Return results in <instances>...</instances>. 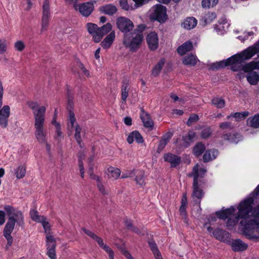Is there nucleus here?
<instances>
[{
  "label": "nucleus",
  "mask_w": 259,
  "mask_h": 259,
  "mask_svg": "<svg viewBox=\"0 0 259 259\" xmlns=\"http://www.w3.org/2000/svg\"><path fill=\"white\" fill-rule=\"evenodd\" d=\"M219 0H202L201 5L203 8H210L215 6Z\"/></svg>",
  "instance_id": "obj_42"
},
{
  "label": "nucleus",
  "mask_w": 259,
  "mask_h": 259,
  "mask_svg": "<svg viewBox=\"0 0 259 259\" xmlns=\"http://www.w3.org/2000/svg\"><path fill=\"white\" fill-rule=\"evenodd\" d=\"M134 141L138 144H142L144 141L141 134L137 131L131 133L127 138V141L130 144H132Z\"/></svg>",
  "instance_id": "obj_19"
},
{
  "label": "nucleus",
  "mask_w": 259,
  "mask_h": 259,
  "mask_svg": "<svg viewBox=\"0 0 259 259\" xmlns=\"http://www.w3.org/2000/svg\"><path fill=\"white\" fill-rule=\"evenodd\" d=\"M217 17L214 12H209L205 14L202 18L201 21L204 25L210 23Z\"/></svg>",
  "instance_id": "obj_35"
},
{
  "label": "nucleus",
  "mask_w": 259,
  "mask_h": 259,
  "mask_svg": "<svg viewBox=\"0 0 259 259\" xmlns=\"http://www.w3.org/2000/svg\"><path fill=\"white\" fill-rule=\"evenodd\" d=\"M78 9L83 16L88 17L94 9V4L92 2H86L79 4L78 5Z\"/></svg>",
  "instance_id": "obj_12"
},
{
  "label": "nucleus",
  "mask_w": 259,
  "mask_h": 259,
  "mask_svg": "<svg viewBox=\"0 0 259 259\" xmlns=\"http://www.w3.org/2000/svg\"><path fill=\"white\" fill-rule=\"evenodd\" d=\"M7 241V243L6 244L5 246V249L6 250H8L10 247L12 246L13 242V237H8L5 238Z\"/></svg>",
  "instance_id": "obj_60"
},
{
  "label": "nucleus",
  "mask_w": 259,
  "mask_h": 259,
  "mask_svg": "<svg viewBox=\"0 0 259 259\" xmlns=\"http://www.w3.org/2000/svg\"><path fill=\"white\" fill-rule=\"evenodd\" d=\"M172 136L173 133L172 132H168L162 137L161 139L167 144Z\"/></svg>",
  "instance_id": "obj_54"
},
{
  "label": "nucleus",
  "mask_w": 259,
  "mask_h": 259,
  "mask_svg": "<svg viewBox=\"0 0 259 259\" xmlns=\"http://www.w3.org/2000/svg\"><path fill=\"white\" fill-rule=\"evenodd\" d=\"M75 138L77 141V142L79 145L80 147H81V139L80 136V132L81 131V127L78 125L76 124L75 126Z\"/></svg>",
  "instance_id": "obj_45"
},
{
  "label": "nucleus",
  "mask_w": 259,
  "mask_h": 259,
  "mask_svg": "<svg viewBox=\"0 0 259 259\" xmlns=\"http://www.w3.org/2000/svg\"><path fill=\"white\" fill-rule=\"evenodd\" d=\"M165 60L164 58H161L158 62L154 66L152 70V74L154 76H157L159 75L161 70L164 65Z\"/></svg>",
  "instance_id": "obj_32"
},
{
  "label": "nucleus",
  "mask_w": 259,
  "mask_h": 259,
  "mask_svg": "<svg viewBox=\"0 0 259 259\" xmlns=\"http://www.w3.org/2000/svg\"><path fill=\"white\" fill-rule=\"evenodd\" d=\"M26 174V167L24 165H20L15 169V175L17 178L21 179L23 178Z\"/></svg>",
  "instance_id": "obj_41"
},
{
  "label": "nucleus",
  "mask_w": 259,
  "mask_h": 259,
  "mask_svg": "<svg viewBox=\"0 0 259 259\" xmlns=\"http://www.w3.org/2000/svg\"><path fill=\"white\" fill-rule=\"evenodd\" d=\"M135 181L136 183L141 186H142L145 184L144 179V173L143 171H139L138 175L135 178Z\"/></svg>",
  "instance_id": "obj_43"
},
{
  "label": "nucleus",
  "mask_w": 259,
  "mask_h": 259,
  "mask_svg": "<svg viewBox=\"0 0 259 259\" xmlns=\"http://www.w3.org/2000/svg\"><path fill=\"white\" fill-rule=\"evenodd\" d=\"M259 52V41L253 46L248 47L239 54L234 55L227 60H224L211 64L209 69L215 70L231 66V69L233 71L242 70V63L251 58Z\"/></svg>",
  "instance_id": "obj_2"
},
{
  "label": "nucleus",
  "mask_w": 259,
  "mask_h": 259,
  "mask_svg": "<svg viewBox=\"0 0 259 259\" xmlns=\"http://www.w3.org/2000/svg\"><path fill=\"white\" fill-rule=\"evenodd\" d=\"M222 138L225 141L233 143H237L240 140H241V136L238 134H224L222 136Z\"/></svg>",
  "instance_id": "obj_25"
},
{
  "label": "nucleus",
  "mask_w": 259,
  "mask_h": 259,
  "mask_svg": "<svg viewBox=\"0 0 259 259\" xmlns=\"http://www.w3.org/2000/svg\"><path fill=\"white\" fill-rule=\"evenodd\" d=\"M146 39L149 48L151 50H155L158 48L159 40L157 34L155 32L149 33Z\"/></svg>",
  "instance_id": "obj_13"
},
{
  "label": "nucleus",
  "mask_w": 259,
  "mask_h": 259,
  "mask_svg": "<svg viewBox=\"0 0 259 259\" xmlns=\"http://www.w3.org/2000/svg\"><path fill=\"white\" fill-rule=\"evenodd\" d=\"M187 198L186 193L183 194V197L181 200V205L180 207V212L182 217V218L185 220V222L187 223V215L186 213V208L187 206Z\"/></svg>",
  "instance_id": "obj_24"
},
{
  "label": "nucleus",
  "mask_w": 259,
  "mask_h": 259,
  "mask_svg": "<svg viewBox=\"0 0 259 259\" xmlns=\"http://www.w3.org/2000/svg\"><path fill=\"white\" fill-rule=\"evenodd\" d=\"M100 11L102 13L109 15H112L116 12L117 9L114 6L108 4L101 7L100 8Z\"/></svg>",
  "instance_id": "obj_29"
},
{
  "label": "nucleus",
  "mask_w": 259,
  "mask_h": 259,
  "mask_svg": "<svg viewBox=\"0 0 259 259\" xmlns=\"http://www.w3.org/2000/svg\"><path fill=\"white\" fill-rule=\"evenodd\" d=\"M112 29V26L110 23H107L102 27H99V35H97L95 38L99 42L101 41L103 37L107 34L108 32H110Z\"/></svg>",
  "instance_id": "obj_23"
},
{
  "label": "nucleus",
  "mask_w": 259,
  "mask_h": 259,
  "mask_svg": "<svg viewBox=\"0 0 259 259\" xmlns=\"http://www.w3.org/2000/svg\"><path fill=\"white\" fill-rule=\"evenodd\" d=\"M56 135L55 136V138L56 139H57L58 140H61V139H62L63 138L62 132H61V125L56 127Z\"/></svg>",
  "instance_id": "obj_58"
},
{
  "label": "nucleus",
  "mask_w": 259,
  "mask_h": 259,
  "mask_svg": "<svg viewBox=\"0 0 259 259\" xmlns=\"http://www.w3.org/2000/svg\"><path fill=\"white\" fill-rule=\"evenodd\" d=\"M108 174L110 178L116 180L120 175V170L117 168L110 167L108 169Z\"/></svg>",
  "instance_id": "obj_38"
},
{
  "label": "nucleus",
  "mask_w": 259,
  "mask_h": 259,
  "mask_svg": "<svg viewBox=\"0 0 259 259\" xmlns=\"http://www.w3.org/2000/svg\"><path fill=\"white\" fill-rule=\"evenodd\" d=\"M76 121V119L74 116V114L73 112L70 111L69 112V124L68 126L71 128L73 127L74 126V124Z\"/></svg>",
  "instance_id": "obj_53"
},
{
  "label": "nucleus",
  "mask_w": 259,
  "mask_h": 259,
  "mask_svg": "<svg viewBox=\"0 0 259 259\" xmlns=\"http://www.w3.org/2000/svg\"><path fill=\"white\" fill-rule=\"evenodd\" d=\"M30 216L32 221L39 223L45 217L44 215H39L38 212L34 209L30 210Z\"/></svg>",
  "instance_id": "obj_36"
},
{
  "label": "nucleus",
  "mask_w": 259,
  "mask_h": 259,
  "mask_svg": "<svg viewBox=\"0 0 259 259\" xmlns=\"http://www.w3.org/2000/svg\"><path fill=\"white\" fill-rule=\"evenodd\" d=\"M7 50V41L6 39H0V54H3Z\"/></svg>",
  "instance_id": "obj_48"
},
{
  "label": "nucleus",
  "mask_w": 259,
  "mask_h": 259,
  "mask_svg": "<svg viewBox=\"0 0 259 259\" xmlns=\"http://www.w3.org/2000/svg\"><path fill=\"white\" fill-rule=\"evenodd\" d=\"M102 248L109 255L114 253V252L111 248L105 244Z\"/></svg>",
  "instance_id": "obj_64"
},
{
  "label": "nucleus",
  "mask_w": 259,
  "mask_h": 259,
  "mask_svg": "<svg viewBox=\"0 0 259 259\" xmlns=\"http://www.w3.org/2000/svg\"><path fill=\"white\" fill-rule=\"evenodd\" d=\"M250 124L253 127H259V113L255 115L252 118L250 119Z\"/></svg>",
  "instance_id": "obj_47"
},
{
  "label": "nucleus",
  "mask_w": 259,
  "mask_h": 259,
  "mask_svg": "<svg viewBox=\"0 0 259 259\" xmlns=\"http://www.w3.org/2000/svg\"><path fill=\"white\" fill-rule=\"evenodd\" d=\"M232 249L235 251H243L248 247V244L240 239H236L231 243Z\"/></svg>",
  "instance_id": "obj_21"
},
{
  "label": "nucleus",
  "mask_w": 259,
  "mask_h": 259,
  "mask_svg": "<svg viewBox=\"0 0 259 259\" xmlns=\"http://www.w3.org/2000/svg\"><path fill=\"white\" fill-rule=\"evenodd\" d=\"M128 83L126 80L123 81L122 83L121 89V99L124 103L126 101L127 97L128 95Z\"/></svg>",
  "instance_id": "obj_34"
},
{
  "label": "nucleus",
  "mask_w": 259,
  "mask_h": 259,
  "mask_svg": "<svg viewBox=\"0 0 259 259\" xmlns=\"http://www.w3.org/2000/svg\"><path fill=\"white\" fill-rule=\"evenodd\" d=\"M149 245L153 252L155 257L158 256V255H161L160 252L157 248L156 243L154 241H149Z\"/></svg>",
  "instance_id": "obj_46"
},
{
  "label": "nucleus",
  "mask_w": 259,
  "mask_h": 259,
  "mask_svg": "<svg viewBox=\"0 0 259 259\" xmlns=\"http://www.w3.org/2000/svg\"><path fill=\"white\" fill-rule=\"evenodd\" d=\"M242 70L244 71H249L254 69H259V61H251L248 63L242 65Z\"/></svg>",
  "instance_id": "obj_33"
},
{
  "label": "nucleus",
  "mask_w": 259,
  "mask_h": 259,
  "mask_svg": "<svg viewBox=\"0 0 259 259\" xmlns=\"http://www.w3.org/2000/svg\"><path fill=\"white\" fill-rule=\"evenodd\" d=\"M42 16L41 18V32L47 30L50 17V6L48 0H45L42 6Z\"/></svg>",
  "instance_id": "obj_10"
},
{
  "label": "nucleus",
  "mask_w": 259,
  "mask_h": 259,
  "mask_svg": "<svg viewBox=\"0 0 259 259\" xmlns=\"http://www.w3.org/2000/svg\"><path fill=\"white\" fill-rule=\"evenodd\" d=\"M88 32L92 36L93 39L95 42H99L95 37L99 35V27L96 24L88 23L86 24Z\"/></svg>",
  "instance_id": "obj_20"
},
{
  "label": "nucleus",
  "mask_w": 259,
  "mask_h": 259,
  "mask_svg": "<svg viewBox=\"0 0 259 259\" xmlns=\"http://www.w3.org/2000/svg\"><path fill=\"white\" fill-rule=\"evenodd\" d=\"M212 104L217 108H222L225 106V101L221 98L215 97L211 100Z\"/></svg>",
  "instance_id": "obj_40"
},
{
  "label": "nucleus",
  "mask_w": 259,
  "mask_h": 259,
  "mask_svg": "<svg viewBox=\"0 0 259 259\" xmlns=\"http://www.w3.org/2000/svg\"><path fill=\"white\" fill-rule=\"evenodd\" d=\"M47 254L50 259H57L56 253V243L54 236L51 235L46 236Z\"/></svg>",
  "instance_id": "obj_11"
},
{
  "label": "nucleus",
  "mask_w": 259,
  "mask_h": 259,
  "mask_svg": "<svg viewBox=\"0 0 259 259\" xmlns=\"http://www.w3.org/2000/svg\"><path fill=\"white\" fill-rule=\"evenodd\" d=\"M213 236L218 240L225 241L229 237V234L223 230L217 229L212 232Z\"/></svg>",
  "instance_id": "obj_28"
},
{
  "label": "nucleus",
  "mask_w": 259,
  "mask_h": 259,
  "mask_svg": "<svg viewBox=\"0 0 259 259\" xmlns=\"http://www.w3.org/2000/svg\"><path fill=\"white\" fill-rule=\"evenodd\" d=\"M230 26V24L228 23L226 19H222L219 21L218 24L214 26L215 31L219 34H223L225 33Z\"/></svg>",
  "instance_id": "obj_17"
},
{
  "label": "nucleus",
  "mask_w": 259,
  "mask_h": 259,
  "mask_svg": "<svg viewBox=\"0 0 259 259\" xmlns=\"http://www.w3.org/2000/svg\"><path fill=\"white\" fill-rule=\"evenodd\" d=\"M140 117L145 127L149 128L150 130L153 129L154 122L148 113L142 110Z\"/></svg>",
  "instance_id": "obj_15"
},
{
  "label": "nucleus",
  "mask_w": 259,
  "mask_h": 259,
  "mask_svg": "<svg viewBox=\"0 0 259 259\" xmlns=\"http://www.w3.org/2000/svg\"><path fill=\"white\" fill-rule=\"evenodd\" d=\"M28 106L32 110L34 117V135L39 143L47 142V132L44 128L46 107L39 106L37 102L28 101Z\"/></svg>",
  "instance_id": "obj_3"
},
{
  "label": "nucleus",
  "mask_w": 259,
  "mask_h": 259,
  "mask_svg": "<svg viewBox=\"0 0 259 259\" xmlns=\"http://www.w3.org/2000/svg\"><path fill=\"white\" fill-rule=\"evenodd\" d=\"M199 119V117H198V116L196 114H191L187 122V124L188 126H191L194 122H195L196 121H197Z\"/></svg>",
  "instance_id": "obj_50"
},
{
  "label": "nucleus",
  "mask_w": 259,
  "mask_h": 259,
  "mask_svg": "<svg viewBox=\"0 0 259 259\" xmlns=\"http://www.w3.org/2000/svg\"><path fill=\"white\" fill-rule=\"evenodd\" d=\"M218 154V152L216 150H207L205 152L203 156V161L205 162H208L214 159Z\"/></svg>",
  "instance_id": "obj_30"
},
{
  "label": "nucleus",
  "mask_w": 259,
  "mask_h": 259,
  "mask_svg": "<svg viewBox=\"0 0 259 259\" xmlns=\"http://www.w3.org/2000/svg\"><path fill=\"white\" fill-rule=\"evenodd\" d=\"M3 96L4 88L0 80V126L2 128H6L8 125V118L10 115V107L9 105H5L2 107Z\"/></svg>",
  "instance_id": "obj_6"
},
{
  "label": "nucleus",
  "mask_w": 259,
  "mask_h": 259,
  "mask_svg": "<svg viewBox=\"0 0 259 259\" xmlns=\"http://www.w3.org/2000/svg\"><path fill=\"white\" fill-rule=\"evenodd\" d=\"M143 35L140 31H134L124 35L123 43L131 51L134 52L139 47L143 40Z\"/></svg>",
  "instance_id": "obj_4"
},
{
  "label": "nucleus",
  "mask_w": 259,
  "mask_h": 259,
  "mask_svg": "<svg viewBox=\"0 0 259 259\" xmlns=\"http://www.w3.org/2000/svg\"><path fill=\"white\" fill-rule=\"evenodd\" d=\"M198 61L196 56L189 55L185 56L183 59V63L187 66H194Z\"/></svg>",
  "instance_id": "obj_31"
},
{
  "label": "nucleus",
  "mask_w": 259,
  "mask_h": 259,
  "mask_svg": "<svg viewBox=\"0 0 259 259\" xmlns=\"http://www.w3.org/2000/svg\"><path fill=\"white\" fill-rule=\"evenodd\" d=\"M119 3L121 7L123 9L125 10H128V5L127 0H120Z\"/></svg>",
  "instance_id": "obj_62"
},
{
  "label": "nucleus",
  "mask_w": 259,
  "mask_h": 259,
  "mask_svg": "<svg viewBox=\"0 0 259 259\" xmlns=\"http://www.w3.org/2000/svg\"><path fill=\"white\" fill-rule=\"evenodd\" d=\"M236 208L231 206L215 212L221 220L227 219L226 226L228 229L234 227L240 219V226L247 238L254 241L259 240V185L253 192L241 201Z\"/></svg>",
  "instance_id": "obj_1"
},
{
  "label": "nucleus",
  "mask_w": 259,
  "mask_h": 259,
  "mask_svg": "<svg viewBox=\"0 0 259 259\" xmlns=\"http://www.w3.org/2000/svg\"><path fill=\"white\" fill-rule=\"evenodd\" d=\"M115 32L112 31L102 41L101 45L104 49H109L115 39Z\"/></svg>",
  "instance_id": "obj_16"
},
{
  "label": "nucleus",
  "mask_w": 259,
  "mask_h": 259,
  "mask_svg": "<svg viewBox=\"0 0 259 259\" xmlns=\"http://www.w3.org/2000/svg\"><path fill=\"white\" fill-rule=\"evenodd\" d=\"M248 72L246 75V78L248 82L251 85H256L259 81V75L255 71L250 70L249 71H245Z\"/></svg>",
  "instance_id": "obj_26"
},
{
  "label": "nucleus",
  "mask_w": 259,
  "mask_h": 259,
  "mask_svg": "<svg viewBox=\"0 0 259 259\" xmlns=\"http://www.w3.org/2000/svg\"><path fill=\"white\" fill-rule=\"evenodd\" d=\"M116 25L120 31L125 34H128L134 28V24L133 22L129 19L120 17L117 19Z\"/></svg>",
  "instance_id": "obj_9"
},
{
  "label": "nucleus",
  "mask_w": 259,
  "mask_h": 259,
  "mask_svg": "<svg viewBox=\"0 0 259 259\" xmlns=\"http://www.w3.org/2000/svg\"><path fill=\"white\" fill-rule=\"evenodd\" d=\"M14 47L16 50L18 51H22L25 48V45L24 42L21 40L17 41L15 44Z\"/></svg>",
  "instance_id": "obj_52"
},
{
  "label": "nucleus",
  "mask_w": 259,
  "mask_h": 259,
  "mask_svg": "<svg viewBox=\"0 0 259 259\" xmlns=\"http://www.w3.org/2000/svg\"><path fill=\"white\" fill-rule=\"evenodd\" d=\"M249 115L248 112L244 111L242 112H236L228 116L227 118L230 119L231 117H234L236 121H240L245 119Z\"/></svg>",
  "instance_id": "obj_37"
},
{
  "label": "nucleus",
  "mask_w": 259,
  "mask_h": 259,
  "mask_svg": "<svg viewBox=\"0 0 259 259\" xmlns=\"http://www.w3.org/2000/svg\"><path fill=\"white\" fill-rule=\"evenodd\" d=\"M220 128L222 129H232L233 128V126L231 125V124L230 122H225L222 123L220 125Z\"/></svg>",
  "instance_id": "obj_61"
},
{
  "label": "nucleus",
  "mask_w": 259,
  "mask_h": 259,
  "mask_svg": "<svg viewBox=\"0 0 259 259\" xmlns=\"http://www.w3.org/2000/svg\"><path fill=\"white\" fill-rule=\"evenodd\" d=\"M166 144L167 143L165 142L161 139L158 144L157 152L158 153H160L165 148Z\"/></svg>",
  "instance_id": "obj_56"
},
{
  "label": "nucleus",
  "mask_w": 259,
  "mask_h": 259,
  "mask_svg": "<svg viewBox=\"0 0 259 259\" xmlns=\"http://www.w3.org/2000/svg\"><path fill=\"white\" fill-rule=\"evenodd\" d=\"M150 18L160 23H164L167 19L166 8L160 4L155 5L150 9Z\"/></svg>",
  "instance_id": "obj_7"
},
{
  "label": "nucleus",
  "mask_w": 259,
  "mask_h": 259,
  "mask_svg": "<svg viewBox=\"0 0 259 259\" xmlns=\"http://www.w3.org/2000/svg\"><path fill=\"white\" fill-rule=\"evenodd\" d=\"M183 145L185 147H188L191 144V142H190V141H189L187 135L183 136Z\"/></svg>",
  "instance_id": "obj_63"
},
{
  "label": "nucleus",
  "mask_w": 259,
  "mask_h": 259,
  "mask_svg": "<svg viewBox=\"0 0 259 259\" xmlns=\"http://www.w3.org/2000/svg\"><path fill=\"white\" fill-rule=\"evenodd\" d=\"M193 48V44L190 41H187L180 46L177 49L179 54L182 56L187 52L190 51Z\"/></svg>",
  "instance_id": "obj_27"
},
{
  "label": "nucleus",
  "mask_w": 259,
  "mask_h": 259,
  "mask_svg": "<svg viewBox=\"0 0 259 259\" xmlns=\"http://www.w3.org/2000/svg\"><path fill=\"white\" fill-rule=\"evenodd\" d=\"M188 137L189 141H190L191 143L194 141V140L196 138V134L195 132L190 131L188 133Z\"/></svg>",
  "instance_id": "obj_59"
},
{
  "label": "nucleus",
  "mask_w": 259,
  "mask_h": 259,
  "mask_svg": "<svg viewBox=\"0 0 259 259\" xmlns=\"http://www.w3.org/2000/svg\"><path fill=\"white\" fill-rule=\"evenodd\" d=\"M189 177H193V192L192 197L194 201L196 203H200V200L202 199L203 196V193L202 190L198 184V165H196L193 167L192 171L191 174H189Z\"/></svg>",
  "instance_id": "obj_5"
},
{
  "label": "nucleus",
  "mask_w": 259,
  "mask_h": 259,
  "mask_svg": "<svg viewBox=\"0 0 259 259\" xmlns=\"http://www.w3.org/2000/svg\"><path fill=\"white\" fill-rule=\"evenodd\" d=\"M82 230L84 232V233H85L88 236L94 240H95V238L97 237V235H96L94 232L90 230L85 228H82Z\"/></svg>",
  "instance_id": "obj_55"
},
{
  "label": "nucleus",
  "mask_w": 259,
  "mask_h": 259,
  "mask_svg": "<svg viewBox=\"0 0 259 259\" xmlns=\"http://www.w3.org/2000/svg\"><path fill=\"white\" fill-rule=\"evenodd\" d=\"M4 209L7 212L8 215L9 217H13L15 220V223L21 226L24 227V217L22 212L10 205H6L4 207Z\"/></svg>",
  "instance_id": "obj_8"
},
{
  "label": "nucleus",
  "mask_w": 259,
  "mask_h": 259,
  "mask_svg": "<svg viewBox=\"0 0 259 259\" xmlns=\"http://www.w3.org/2000/svg\"><path fill=\"white\" fill-rule=\"evenodd\" d=\"M163 158L165 161L168 162L170 163L171 167L177 166L180 164L181 161L180 157L171 153H166L164 154Z\"/></svg>",
  "instance_id": "obj_18"
},
{
  "label": "nucleus",
  "mask_w": 259,
  "mask_h": 259,
  "mask_svg": "<svg viewBox=\"0 0 259 259\" xmlns=\"http://www.w3.org/2000/svg\"><path fill=\"white\" fill-rule=\"evenodd\" d=\"M211 134V129L209 127H206L204 128L201 133V136L202 138L206 139L208 138Z\"/></svg>",
  "instance_id": "obj_51"
},
{
  "label": "nucleus",
  "mask_w": 259,
  "mask_h": 259,
  "mask_svg": "<svg viewBox=\"0 0 259 259\" xmlns=\"http://www.w3.org/2000/svg\"><path fill=\"white\" fill-rule=\"evenodd\" d=\"M15 220L13 217H9L4 231L3 235L5 238L12 237L11 234L14 229Z\"/></svg>",
  "instance_id": "obj_14"
},
{
  "label": "nucleus",
  "mask_w": 259,
  "mask_h": 259,
  "mask_svg": "<svg viewBox=\"0 0 259 259\" xmlns=\"http://www.w3.org/2000/svg\"><path fill=\"white\" fill-rule=\"evenodd\" d=\"M97 180L98 181V187L99 191L103 195H106L108 194V190L105 188V187L103 185L101 181L99 180V178L98 177L97 178Z\"/></svg>",
  "instance_id": "obj_49"
},
{
  "label": "nucleus",
  "mask_w": 259,
  "mask_h": 259,
  "mask_svg": "<svg viewBox=\"0 0 259 259\" xmlns=\"http://www.w3.org/2000/svg\"><path fill=\"white\" fill-rule=\"evenodd\" d=\"M205 146L203 144L201 143L197 144L193 149V152L195 156H199L202 154V153L205 150Z\"/></svg>",
  "instance_id": "obj_39"
},
{
  "label": "nucleus",
  "mask_w": 259,
  "mask_h": 259,
  "mask_svg": "<svg viewBox=\"0 0 259 259\" xmlns=\"http://www.w3.org/2000/svg\"><path fill=\"white\" fill-rule=\"evenodd\" d=\"M39 223H40L43 227L45 233L47 235H49V233L51 231V226L48 221L47 218L45 217L42 221H40Z\"/></svg>",
  "instance_id": "obj_44"
},
{
  "label": "nucleus",
  "mask_w": 259,
  "mask_h": 259,
  "mask_svg": "<svg viewBox=\"0 0 259 259\" xmlns=\"http://www.w3.org/2000/svg\"><path fill=\"white\" fill-rule=\"evenodd\" d=\"M78 166H79V171L80 172L81 177L82 178H83L84 171L83 162L82 161H81V156H79Z\"/></svg>",
  "instance_id": "obj_57"
},
{
  "label": "nucleus",
  "mask_w": 259,
  "mask_h": 259,
  "mask_svg": "<svg viewBox=\"0 0 259 259\" xmlns=\"http://www.w3.org/2000/svg\"><path fill=\"white\" fill-rule=\"evenodd\" d=\"M197 24V19L193 17H187L182 23V26L185 29L191 30L195 28Z\"/></svg>",
  "instance_id": "obj_22"
}]
</instances>
